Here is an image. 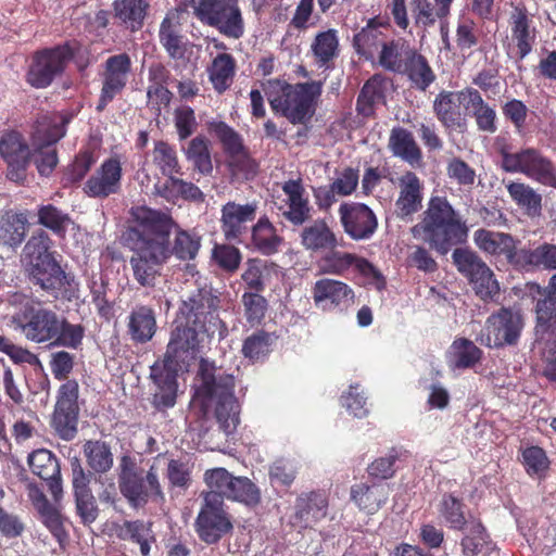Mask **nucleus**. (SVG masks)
Returning <instances> with one entry per match:
<instances>
[{
    "mask_svg": "<svg viewBox=\"0 0 556 556\" xmlns=\"http://www.w3.org/2000/svg\"><path fill=\"white\" fill-rule=\"evenodd\" d=\"M153 162L163 175H182L177 151L166 141H156L153 149Z\"/></svg>",
    "mask_w": 556,
    "mask_h": 556,
    "instance_id": "obj_59",
    "label": "nucleus"
},
{
    "mask_svg": "<svg viewBox=\"0 0 556 556\" xmlns=\"http://www.w3.org/2000/svg\"><path fill=\"white\" fill-rule=\"evenodd\" d=\"M312 296L315 305L324 311H342L353 302L354 291L343 281L323 278L314 283Z\"/></svg>",
    "mask_w": 556,
    "mask_h": 556,
    "instance_id": "obj_28",
    "label": "nucleus"
},
{
    "mask_svg": "<svg viewBox=\"0 0 556 556\" xmlns=\"http://www.w3.org/2000/svg\"><path fill=\"white\" fill-rule=\"evenodd\" d=\"M329 498L324 490L302 492L294 501L293 511L289 517V525L300 532L313 529L315 525L326 518Z\"/></svg>",
    "mask_w": 556,
    "mask_h": 556,
    "instance_id": "obj_22",
    "label": "nucleus"
},
{
    "mask_svg": "<svg viewBox=\"0 0 556 556\" xmlns=\"http://www.w3.org/2000/svg\"><path fill=\"white\" fill-rule=\"evenodd\" d=\"M118 489L128 505L134 509L144 508L150 502L164 500L159 472L154 465L148 470L138 466L136 458L123 455L119 459Z\"/></svg>",
    "mask_w": 556,
    "mask_h": 556,
    "instance_id": "obj_7",
    "label": "nucleus"
},
{
    "mask_svg": "<svg viewBox=\"0 0 556 556\" xmlns=\"http://www.w3.org/2000/svg\"><path fill=\"white\" fill-rule=\"evenodd\" d=\"M0 156L3 161L31 156L24 136L16 131H5L0 138Z\"/></svg>",
    "mask_w": 556,
    "mask_h": 556,
    "instance_id": "obj_63",
    "label": "nucleus"
},
{
    "mask_svg": "<svg viewBox=\"0 0 556 556\" xmlns=\"http://www.w3.org/2000/svg\"><path fill=\"white\" fill-rule=\"evenodd\" d=\"M193 15L205 26L229 39H240L245 23L239 0H191Z\"/></svg>",
    "mask_w": 556,
    "mask_h": 556,
    "instance_id": "obj_10",
    "label": "nucleus"
},
{
    "mask_svg": "<svg viewBox=\"0 0 556 556\" xmlns=\"http://www.w3.org/2000/svg\"><path fill=\"white\" fill-rule=\"evenodd\" d=\"M38 511L42 523L47 527L53 538L62 545L68 539V533L64 528L63 516L49 503L42 493H40Z\"/></svg>",
    "mask_w": 556,
    "mask_h": 556,
    "instance_id": "obj_54",
    "label": "nucleus"
},
{
    "mask_svg": "<svg viewBox=\"0 0 556 556\" xmlns=\"http://www.w3.org/2000/svg\"><path fill=\"white\" fill-rule=\"evenodd\" d=\"M438 511L446 526L453 530H466L472 520H476L468 510L464 500L455 493L446 492L442 495Z\"/></svg>",
    "mask_w": 556,
    "mask_h": 556,
    "instance_id": "obj_40",
    "label": "nucleus"
},
{
    "mask_svg": "<svg viewBox=\"0 0 556 556\" xmlns=\"http://www.w3.org/2000/svg\"><path fill=\"white\" fill-rule=\"evenodd\" d=\"M540 267L556 269V244L543 243L535 249L526 248L521 270L530 271Z\"/></svg>",
    "mask_w": 556,
    "mask_h": 556,
    "instance_id": "obj_57",
    "label": "nucleus"
},
{
    "mask_svg": "<svg viewBox=\"0 0 556 556\" xmlns=\"http://www.w3.org/2000/svg\"><path fill=\"white\" fill-rule=\"evenodd\" d=\"M194 528L202 542L215 544L229 533L233 527L225 504L203 500Z\"/></svg>",
    "mask_w": 556,
    "mask_h": 556,
    "instance_id": "obj_24",
    "label": "nucleus"
},
{
    "mask_svg": "<svg viewBox=\"0 0 556 556\" xmlns=\"http://www.w3.org/2000/svg\"><path fill=\"white\" fill-rule=\"evenodd\" d=\"M237 62L230 53H218L207 67L208 79L218 93H224L233 83Z\"/></svg>",
    "mask_w": 556,
    "mask_h": 556,
    "instance_id": "obj_46",
    "label": "nucleus"
},
{
    "mask_svg": "<svg viewBox=\"0 0 556 556\" xmlns=\"http://www.w3.org/2000/svg\"><path fill=\"white\" fill-rule=\"evenodd\" d=\"M452 258L457 270L467 278L482 301H493L500 294V285L493 271L475 251L457 248Z\"/></svg>",
    "mask_w": 556,
    "mask_h": 556,
    "instance_id": "obj_12",
    "label": "nucleus"
},
{
    "mask_svg": "<svg viewBox=\"0 0 556 556\" xmlns=\"http://www.w3.org/2000/svg\"><path fill=\"white\" fill-rule=\"evenodd\" d=\"M38 224L56 236H64L72 219L70 215L53 204H43L37 211Z\"/></svg>",
    "mask_w": 556,
    "mask_h": 556,
    "instance_id": "obj_58",
    "label": "nucleus"
},
{
    "mask_svg": "<svg viewBox=\"0 0 556 556\" xmlns=\"http://www.w3.org/2000/svg\"><path fill=\"white\" fill-rule=\"evenodd\" d=\"M56 331L52 346L77 349L83 343L86 329L81 324H72L60 315Z\"/></svg>",
    "mask_w": 556,
    "mask_h": 556,
    "instance_id": "obj_62",
    "label": "nucleus"
},
{
    "mask_svg": "<svg viewBox=\"0 0 556 556\" xmlns=\"http://www.w3.org/2000/svg\"><path fill=\"white\" fill-rule=\"evenodd\" d=\"M273 113L292 125H304L314 116L323 92L321 81L290 84L275 78L261 83Z\"/></svg>",
    "mask_w": 556,
    "mask_h": 556,
    "instance_id": "obj_3",
    "label": "nucleus"
},
{
    "mask_svg": "<svg viewBox=\"0 0 556 556\" xmlns=\"http://www.w3.org/2000/svg\"><path fill=\"white\" fill-rule=\"evenodd\" d=\"M258 210L256 201L226 202L220 208V230L228 242L244 243Z\"/></svg>",
    "mask_w": 556,
    "mask_h": 556,
    "instance_id": "obj_18",
    "label": "nucleus"
},
{
    "mask_svg": "<svg viewBox=\"0 0 556 556\" xmlns=\"http://www.w3.org/2000/svg\"><path fill=\"white\" fill-rule=\"evenodd\" d=\"M451 349L456 368H471L481 361L483 355L481 349L466 338L454 340Z\"/></svg>",
    "mask_w": 556,
    "mask_h": 556,
    "instance_id": "obj_60",
    "label": "nucleus"
},
{
    "mask_svg": "<svg viewBox=\"0 0 556 556\" xmlns=\"http://www.w3.org/2000/svg\"><path fill=\"white\" fill-rule=\"evenodd\" d=\"M510 45L517 60L522 61L533 50L538 30L525 7H515L508 20Z\"/></svg>",
    "mask_w": 556,
    "mask_h": 556,
    "instance_id": "obj_27",
    "label": "nucleus"
},
{
    "mask_svg": "<svg viewBox=\"0 0 556 556\" xmlns=\"http://www.w3.org/2000/svg\"><path fill=\"white\" fill-rule=\"evenodd\" d=\"M389 149L412 166L419 165L422 161V152L413 134L404 127H394L389 137Z\"/></svg>",
    "mask_w": 556,
    "mask_h": 556,
    "instance_id": "obj_43",
    "label": "nucleus"
},
{
    "mask_svg": "<svg viewBox=\"0 0 556 556\" xmlns=\"http://www.w3.org/2000/svg\"><path fill=\"white\" fill-rule=\"evenodd\" d=\"M535 332L556 336V274L549 279L544 298L535 304Z\"/></svg>",
    "mask_w": 556,
    "mask_h": 556,
    "instance_id": "obj_39",
    "label": "nucleus"
},
{
    "mask_svg": "<svg viewBox=\"0 0 556 556\" xmlns=\"http://www.w3.org/2000/svg\"><path fill=\"white\" fill-rule=\"evenodd\" d=\"M150 10L149 0H113L112 14L118 26L136 33L139 31Z\"/></svg>",
    "mask_w": 556,
    "mask_h": 556,
    "instance_id": "obj_35",
    "label": "nucleus"
},
{
    "mask_svg": "<svg viewBox=\"0 0 556 556\" xmlns=\"http://www.w3.org/2000/svg\"><path fill=\"white\" fill-rule=\"evenodd\" d=\"M79 384L76 379L63 382L56 392L52 424L55 431L64 440H71L77 432L79 415Z\"/></svg>",
    "mask_w": 556,
    "mask_h": 556,
    "instance_id": "obj_17",
    "label": "nucleus"
},
{
    "mask_svg": "<svg viewBox=\"0 0 556 556\" xmlns=\"http://www.w3.org/2000/svg\"><path fill=\"white\" fill-rule=\"evenodd\" d=\"M197 356L166 346L162 359H157L150 367V378L154 390L151 404L159 412H165L176 405L178 393V372L187 369Z\"/></svg>",
    "mask_w": 556,
    "mask_h": 556,
    "instance_id": "obj_8",
    "label": "nucleus"
},
{
    "mask_svg": "<svg viewBox=\"0 0 556 556\" xmlns=\"http://www.w3.org/2000/svg\"><path fill=\"white\" fill-rule=\"evenodd\" d=\"M506 189L514 203L527 216L535 218L542 215L543 198L533 187L521 181H509Z\"/></svg>",
    "mask_w": 556,
    "mask_h": 556,
    "instance_id": "obj_45",
    "label": "nucleus"
},
{
    "mask_svg": "<svg viewBox=\"0 0 556 556\" xmlns=\"http://www.w3.org/2000/svg\"><path fill=\"white\" fill-rule=\"evenodd\" d=\"M415 50L404 38L388 39L377 56L378 64L388 72L400 74Z\"/></svg>",
    "mask_w": 556,
    "mask_h": 556,
    "instance_id": "obj_41",
    "label": "nucleus"
},
{
    "mask_svg": "<svg viewBox=\"0 0 556 556\" xmlns=\"http://www.w3.org/2000/svg\"><path fill=\"white\" fill-rule=\"evenodd\" d=\"M389 27L388 22H381L378 17L369 18L367 24L353 36L352 43L355 52L366 61L374 62L389 39Z\"/></svg>",
    "mask_w": 556,
    "mask_h": 556,
    "instance_id": "obj_29",
    "label": "nucleus"
},
{
    "mask_svg": "<svg viewBox=\"0 0 556 556\" xmlns=\"http://www.w3.org/2000/svg\"><path fill=\"white\" fill-rule=\"evenodd\" d=\"M400 75L406 76L413 87L420 91H426L435 80V74L428 60L417 50L410 55Z\"/></svg>",
    "mask_w": 556,
    "mask_h": 556,
    "instance_id": "obj_49",
    "label": "nucleus"
},
{
    "mask_svg": "<svg viewBox=\"0 0 556 556\" xmlns=\"http://www.w3.org/2000/svg\"><path fill=\"white\" fill-rule=\"evenodd\" d=\"M123 168L118 156H111L89 176L83 191L89 198L106 199L122 189Z\"/></svg>",
    "mask_w": 556,
    "mask_h": 556,
    "instance_id": "obj_25",
    "label": "nucleus"
},
{
    "mask_svg": "<svg viewBox=\"0 0 556 556\" xmlns=\"http://www.w3.org/2000/svg\"><path fill=\"white\" fill-rule=\"evenodd\" d=\"M388 79L382 74H374L363 85L356 100V111L364 117H372L376 106L386 103Z\"/></svg>",
    "mask_w": 556,
    "mask_h": 556,
    "instance_id": "obj_38",
    "label": "nucleus"
},
{
    "mask_svg": "<svg viewBox=\"0 0 556 556\" xmlns=\"http://www.w3.org/2000/svg\"><path fill=\"white\" fill-rule=\"evenodd\" d=\"M396 188L394 215L401 222H413L424 207L425 182L415 172L406 170L397 177Z\"/></svg>",
    "mask_w": 556,
    "mask_h": 556,
    "instance_id": "obj_20",
    "label": "nucleus"
},
{
    "mask_svg": "<svg viewBox=\"0 0 556 556\" xmlns=\"http://www.w3.org/2000/svg\"><path fill=\"white\" fill-rule=\"evenodd\" d=\"M65 71L58 47L45 48L33 54L26 81L34 88L49 87Z\"/></svg>",
    "mask_w": 556,
    "mask_h": 556,
    "instance_id": "obj_26",
    "label": "nucleus"
},
{
    "mask_svg": "<svg viewBox=\"0 0 556 556\" xmlns=\"http://www.w3.org/2000/svg\"><path fill=\"white\" fill-rule=\"evenodd\" d=\"M473 240L481 251L492 255L496 261H505L516 270L522 269L526 247H519L520 241L511 235L481 228L475 231Z\"/></svg>",
    "mask_w": 556,
    "mask_h": 556,
    "instance_id": "obj_16",
    "label": "nucleus"
},
{
    "mask_svg": "<svg viewBox=\"0 0 556 556\" xmlns=\"http://www.w3.org/2000/svg\"><path fill=\"white\" fill-rule=\"evenodd\" d=\"M412 15L416 27L428 28L437 21L447 18L450 13L430 0H410Z\"/></svg>",
    "mask_w": 556,
    "mask_h": 556,
    "instance_id": "obj_55",
    "label": "nucleus"
},
{
    "mask_svg": "<svg viewBox=\"0 0 556 556\" xmlns=\"http://www.w3.org/2000/svg\"><path fill=\"white\" fill-rule=\"evenodd\" d=\"M301 245L312 253H323L327 250L337 249L339 240L336 232L325 219L318 218L303 227L301 233Z\"/></svg>",
    "mask_w": 556,
    "mask_h": 556,
    "instance_id": "obj_36",
    "label": "nucleus"
},
{
    "mask_svg": "<svg viewBox=\"0 0 556 556\" xmlns=\"http://www.w3.org/2000/svg\"><path fill=\"white\" fill-rule=\"evenodd\" d=\"M30 280L55 299L73 301L78 299V282L72 274L65 273L54 258L43 260L28 266Z\"/></svg>",
    "mask_w": 556,
    "mask_h": 556,
    "instance_id": "obj_13",
    "label": "nucleus"
},
{
    "mask_svg": "<svg viewBox=\"0 0 556 556\" xmlns=\"http://www.w3.org/2000/svg\"><path fill=\"white\" fill-rule=\"evenodd\" d=\"M410 233L438 254L446 255L454 247L467 241L468 227L446 197L432 195Z\"/></svg>",
    "mask_w": 556,
    "mask_h": 556,
    "instance_id": "obj_2",
    "label": "nucleus"
},
{
    "mask_svg": "<svg viewBox=\"0 0 556 556\" xmlns=\"http://www.w3.org/2000/svg\"><path fill=\"white\" fill-rule=\"evenodd\" d=\"M523 327L522 316L510 308L502 307L490 315L485 323L486 334L481 344L488 348H502L516 344Z\"/></svg>",
    "mask_w": 556,
    "mask_h": 556,
    "instance_id": "obj_19",
    "label": "nucleus"
},
{
    "mask_svg": "<svg viewBox=\"0 0 556 556\" xmlns=\"http://www.w3.org/2000/svg\"><path fill=\"white\" fill-rule=\"evenodd\" d=\"M338 213L344 232L354 241L369 240L378 229L376 213L364 203L343 202Z\"/></svg>",
    "mask_w": 556,
    "mask_h": 556,
    "instance_id": "obj_21",
    "label": "nucleus"
},
{
    "mask_svg": "<svg viewBox=\"0 0 556 556\" xmlns=\"http://www.w3.org/2000/svg\"><path fill=\"white\" fill-rule=\"evenodd\" d=\"M127 334L136 344H146L152 340L156 330V313L149 305H136L127 317Z\"/></svg>",
    "mask_w": 556,
    "mask_h": 556,
    "instance_id": "obj_34",
    "label": "nucleus"
},
{
    "mask_svg": "<svg viewBox=\"0 0 556 556\" xmlns=\"http://www.w3.org/2000/svg\"><path fill=\"white\" fill-rule=\"evenodd\" d=\"M276 265L262 258H249L245 263L241 279L247 289L254 293H261L265 290L266 283L270 278L271 271Z\"/></svg>",
    "mask_w": 556,
    "mask_h": 556,
    "instance_id": "obj_51",
    "label": "nucleus"
},
{
    "mask_svg": "<svg viewBox=\"0 0 556 556\" xmlns=\"http://www.w3.org/2000/svg\"><path fill=\"white\" fill-rule=\"evenodd\" d=\"M458 91L439 92L433 101V112L438 121L446 129H462L466 126V118L460 111Z\"/></svg>",
    "mask_w": 556,
    "mask_h": 556,
    "instance_id": "obj_37",
    "label": "nucleus"
},
{
    "mask_svg": "<svg viewBox=\"0 0 556 556\" xmlns=\"http://www.w3.org/2000/svg\"><path fill=\"white\" fill-rule=\"evenodd\" d=\"M203 478L207 486V490L202 492L203 500L225 504L228 490H230L232 473L226 468L216 467L207 469Z\"/></svg>",
    "mask_w": 556,
    "mask_h": 556,
    "instance_id": "obj_50",
    "label": "nucleus"
},
{
    "mask_svg": "<svg viewBox=\"0 0 556 556\" xmlns=\"http://www.w3.org/2000/svg\"><path fill=\"white\" fill-rule=\"evenodd\" d=\"M186 157L203 175H207L213 170L208 141L203 136H197L189 142Z\"/></svg>",
    "mask_w": 556,
    "mask_h": 556,
    "instance_id": "obj_61",
    "label": "nucleus"
},
{
    "mask_svg": "<svg viewBox=\"0 0 556 556\" xmlns=\"http://www.w3.org/2000/svg\"><path fill=\"white\" fill-rule=\"evenodd\" d=\"M249 233L253 248L266 256L276 254L283 243V238L266 215L252 225Z\"/></svg>",
    "mask_w": 556,
    "mask_h": 556,
    "instance_id": "obj_42",
    "label": "nucleus"
},
{
    "mask_svg": "<svg viewBox=\"0 0 556 556\" xmlns=\"http://www.w3.org/2000/svg\"><path fill=\"white\" fill-rule=\"evenodd\" d=\"M201 384L197 395L205 405L215 404V417L227 433L236 430L239 424V402L235 396V377L214 362L201 358L199 365Z\"/></svg>",
    "mask_w": 556,
    "mask_h": 556,
    "instance_id": "obj_5",
    "label": "nucleus"
},
{
    "mask_svg": "<svg viewBox=\"0 0 556 556\" xmlns=\"http://www.w3.org/2000/svg\"><path fill=\"white\" fill-rule=\"evenodd\" d=\"M88 466L96 472H108L113 466V454L109 444L102 441H88L84 445Z\"/></svg>",
    "mask_w": 556,
    "mask_h": 556,
    "instance_id": "obj_56",
    "label": "nucleus"
},
{
    "mask_svg": "<svg viewBox=\"0 0 556 556\" xmlns=\"http://www.w3.org/2000/svg\"><path fill=\"white\" fill-rule=\"evenodd\" d=\"M458 102L464 105L469 115L475 119L477 129L485 134L497 131V114L491 104L473 87H465L458 91Z\"/></svg>",
    "mask_w": 556,
    "mask_h": 556,
    "instance_id": "obj_30",
    "label": "nucleus"
},
{
    "mask_svg": "<svg viewBox=\"0 0 556 556\" xmlns=\"http://www.w3.org/2000/svg\"><path fill=\"white\" fill-rule=\"evenodd\" d=\"M117 536L138 544L142 556H149L151 543L155 542L152 522L140 519L125 520L117 530Z\"/></svg>",
    "mask_w": 556,
    "mask_h": 556,
    "instance_id": "obj_48",
    "label": "nucleus"
},
{
    "mask_svg": "<svg viewBox=\"0 0 556 556\" xmlns=\"http://www.w3.org/2000/svg\"><path fill=\"white\" fill-rule=\"evenodd\" d=\"M27 215L25 213L5 212L0 216V244L16 248L22 244L27 233Z\"/></svg>",
    "mask_w": 556,
    "mask_h": 556,
    "instance_id": "obj_47",
    "label": "nucleus"
},
{
    "mask_svg": "<svg viewBox=\"0 0 556 556\" xmlns=\"http://www.w3.org/2000/svg\"><path fill=\"white\" fill-rule=\"evenodd\" d=\"M27 462L30 471L46 482L54 501H59L63 489L58 457L47 448H39L28 455Z\"/></svg>",
    "mask_w": 556,
    "mask_h": 556,
    "instance_id": "obj_31",
    "label": "nucleus"
},
{
    "mask_svg": "<svg viewBox=\"0 0 556 556\" xmlns=\"http://www.w3.org/2000/svg\"><path fill=\"white\" fill-rule=\"evenodd\" d=\"M311 50L319 67H329V64L339 54V38L336 29L320 31L315 36Z\"/></svg>",
    "mask_w": 556,
    "mask_h": 556,
    "instance_id": "obj_52",
    "label": "nucleus"
},
{
    "mask_svg": "<svg viewBox=\"0 0 556 556\" xmlns=\"http://www.w3.org/2000/svg\"><path fill=\"white\" fill-rule=\"evenodd\" d=\"M123 235L124 244L131 251L129 265L134 280L143 288H154L167 263V248L156 242L148 227L136 215Z\"/></svg>",
    "mask_w": 556,
    "mask_h": 556,
    "instance_id": "obj_4",
    "label": "nucleus"
},
{
    "mask_svg": "<svg viewBox=\"0 0 556 556\" xmlns=\"http://www.w3.org/2000/svg\"><path fill=\"white\" fill-rule=\"evenodd\" d=\"M226 500L252 507L261 502V491L248 477L232 475Z\"/></svg>",
    "mask_w": 556,
    "mask_h": 556,
    "instance_id": "obj_53",
    "label": "nucleus"
},
{
    "mask_svg": "<svg viewBox=\"0 0 556 556\" xmlns=\"http://www.w3.org/2000/svg\"><path fill=\"white\" fill-rule=\"evenodd\" d=\"M319 261V268L324 274L344 276L351 268L365 278H371L384 285V278L380 270L367 258L355 253L327 250Z\"/></svg>",
    "mask_w": 556,
    "mask_h": 556,
    "instance_id": "obj_23",
    "label": "nucleus"
},
{
    "mask_svg": "<svg viewBox=\"0 0 556 556\" xmlns=\"http://www.w3.org/2000/svg\"><path fill=\"white\" fill-rule=\"evenodd\" d=\"M130 215L139 217L155 241L167 248V262L172 256L179 261H192L197 257L201 248V237L180 228L170 214L139 205L131 207Z\"/></svg>",
    "mask_w": 556,
    "mask_h": 556,
    "instance_id": "obj_6",
    "label": "nucleus"
},
{
    "mask_svg": "<svg viewBox=\"0 0 556 556\" xmlns=\"http://www.w3.org/2000/svg\"><path fill=\"white\" fill-rule=\"evenodd\" d=\"M501 168L506 173H520L546 187L556 189V166L540 149L529 147L513 152L508 143L497 144Z\"/></svg>",
    "mask_w": 556,
    "mask_h": 556,
    "instance_id": "obj_9",
    "label": "nucleus"
},
{
    "mask_svg": "<svg viewBox=\"0 0 556 556\" xmlns=\"http://www.w3.org/2000/svg\"><path fill=\"white\" fill-rule=\"evenodd\" d=\"M270 344V334L264 330H257L244 339L241 353L244 358L254 363L268 355Z\"/></svg>",
    "mask_w": 556,
    "mask_h": 556,
    "instance_id": "obj_64",
    "label": "nucleus"
},
{
    "mask_svg": "<svg viewBox=\"0 0 556 556\" xmlns=\"http://www.w3.org/2000/svg\"><path fill=\"white\" fill-rule=\"evenodd\" d=\"M388 489L379 483H356L351 488V500L367 514H375L388 500Z\"/></svg>",
    "mask_w": 556,
    "mask_h": 556,
    "instance_id": "obj_44",
    "label": "nucleus"
},
{
    "mask_svg": "<svg viewBox=\"0 0 556 556\" xmlns=\"http://www.w3.org/2000/svg\"><path fill=\"white\" fill-rule=\"evenodd\" d=\"M60 315L39 302L25 303L12 317V323L24 337L34 343L52 345L58 331Z\"/></svg>",
    "mask_w": 556,
    "mask_h": 556,
    "instance_id": "obj_11",
    "label": "nucleus"
},
{
    "mask_svg": "<svg viewBox=\"0 0 556 556\" xmlns=\"http://www.w3.org/2000/svg\"><path fill=\"white\" fill-rule=\"evenodd\" d=\"M219 303L218 295L212 289L200 288L189 294L178 308L167 345L175 352L180 350L198 357L201 334L218 330L219 337L224 338L228 329L218 317Z\"/></svg>",
    "mask_w": 556,
    "mask_h": 556,
    "instance_id": "obj_1",
    "label": "nucleus"
},
{
    "mask_svg": "<svg viewBox=\"0 0 556 556\" xmlns=\"http://www.w3.org/2000/svg\"><path fill=\"white\" fill-rule=\"evenodd\" d=\"M132 72L130 55L126 52L109 56L102 64L101 91L96 105L102 112L127 86Z\"/></svg>",
    "mask_w": 556,
    "mask_h": 556,
    "instance_id": "obj_15",
    "label": "nucleus"
},
{
    "mask_svg": "<svg viewBox=\"0 0 556 556\" xmlns=\"http://www.w3.org/2000/svg\"><path fill=\"white\" fill-rule=\"evenodd\" d=\"M73 492L76 511L84 525H90L99 516V508L92 491L89 486L90 479L85 472L78 459L72 463Z\"/></svg>",
    "mask_w": 556,
    "mask_h": 556,
    "instance_id": "obj_32",
    "label": "nucleus"
},
{
    "mask_svg": "<svg viewBox=\"0 0 556 556\" xmlns=\"http://www.w3.org/2000/svg\"><path fill=\"white\" fill-rule=\"evenodd\" d=\"M281 189L287 197V210L282 216L293 226H303L312 218L313 206L309 204L302 179H290Z\"/></svg>",
    "mask_w": 556,
    "mask_h": 556,
    "instance_id": "obj_33",
    "label": "nucleus"
},
{
    "mask_svg": "<svg viewBox=\"0 0 556 556\" xmlns=\"http://www.w3.org/2000/svg\"><path fill=\"white\" fill-rule=\"evenodd\" d=\"M207 128L218 139L225 153L229 156L231 170L242 175L245 179L253 178L258 172V163L244 146L242 136L223 121L210 122Z\"/></svg>",
    "mask_w": 556,
    "mask_h": 556,
    "instance_id": "obj_14",
    "label": "nucleus"
}]
</instances>
